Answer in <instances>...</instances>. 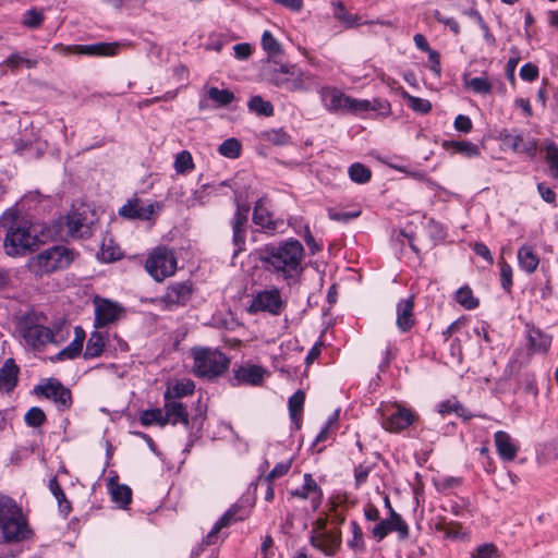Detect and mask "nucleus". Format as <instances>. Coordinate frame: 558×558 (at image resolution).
<instances>
[{
    "label": "nucleus",
    "instance_id": "f257e3e1",
    "mask_svg": "<svg viewBox=\"0 0 558 558\" xmlns=\"http://www.w3.org/2000/svg\"><path fill=\"white\" fill-rule=\"evenodd\" d=\"M304 248L300 241L290 239L278 245H266L259 253L264 268L291 286L303 272L302 257Z\"/></svg>",
    "mask_w": 558,
    "mask_h": 558
},
{
    "label": "nucleus",
    "instance_id": "f03ea898",
    "mask_svg": "<svg viewBox=\"0 0 558 558\" xmlns=\"http://www.w3.org/2000/svg\"><path fill=\"white\" fill-rule=\"evenodd\" d=\"M19 218L20 214L15 208L7 209L0 217V227L7 229L3 247L7 255L12 257L25 255L36 243V236L19 222Z\"/></svg>",
    "mask_w": 558,
    "mask_h": 558
},
{
    "label": "nucleus",
    "instance_id": "7ed1b4c3",
    "mask_svg": "<svg viewBox=\"0 0 558 558\" xmlns=\"http://www.w3.org/2000/svg\"><path fill=\"white\" fill-rule=\"evenodd\" d=\"M0 532L7 543L26 539L31 534L22 508L5 495H0Z\"/></svg>",
    "mask_w": 558,
    "mask_h": 558
},
{
    "label": "nucleus",
    "instance_id": "20e7f679",
    "mask_svg": "<svg viewBox=\"0 0 558 558\" xmlns=\"http://www.w3.org/2000/svg\"><path fill=\"white\" fill-rule=\"evenodd\" d=\"M94 213L86 205L70 210L54 222L56 235L61 240L84 239L92 235Z\"/></svg>",
    "mask_w": 558,
    "mask_h": 558
},
{
    "label": "nucleus",
    "instance_id": "39448f33",
    "mask_svg": "<svg viewBox=\"0 0 558 558\" xmlns=\"http://www.w3.org/2000/svg\"><path fill=\"white\" fill-rule=\"evenodd\" d=\"M194 360L193 373L195 376L207 379L220 377L230 365V359L217 349L194 348L192 350Z\"/></svg>",
    "mask_w": 558,
    "mask_h": 558
},
{
    "label": "nucleus",
    "instance_id": "423d86ee",
    "mask_svg": "<svg viewBox=\"0 0 558 558\" xmlns=\"http://www.w3.org/2000/svg\"><path fill=\"white\" fill-rule=\"evenodd\" d=\"M73 259V251L65 246L54 245L31 257L27 267L34 275L41 277L69 267Z\"/></svg>",
    "mask_w": 558,
    "mask_h": 558
},
{
    "label": "nucleus",
    "instance_id": "0eeeda50",
    "mask_svg": "<svg viewBox=\"0 0 558 558\" xmlns=\"http://www.w3.org/2000/svg\"><path fill=\"white\" fill-rule=\"evenodd\" d=\"M145 268L156 281H163L175 272L177 259L171 250L156 247L147 258Z\"/></svg>",
    "mask_w": 558,
    "mask_h": 558
},
{
    "label": "nucleus",
    "instance_id": "6e6552de",
    "mask_svg": "<svg viewBox=\"0 0 558 558\" xmlns=\"http://www.w3.org/2000/svg\"><path fill=\"white\" fill-rule=\"evenodd\" d=\"M284 307L286 303L281 298L280 291L277 288H272L256 293L247 307V312L250 314L266 312L277 316L281 314Z\"/></svg>",
    "mask_w": 558,
    "mask_h": 558
},
{
    "label": "nucleus",
    "instance_id": "1a4fd4ad",
    "mask_svg": "<svg viewBox=\"0 0 558 558\" xmlns=\"http://www.w3.org/2000/svg\"><path fill=\"white\" fill-rule=\"evenodd\" d=\"M34 391L36 395L52 400L59 411H66L72 405L71 390L56 378H49L44 384L37 385Z\"/></svg>",
    "mask_w": 558,
    "mask_h": 558
},
{
    "label": "nucleus",
    "instance_id": "9d476101",
    "mask_svg": "<svg viewBox=\"0 0 558 558\" xmlns=\"http://www.w3.org/2000/svg\"><path fill=\"white\" fill-rule=\"evenodd\" d=\"M193 294V284L190 281L173 282L168 286L166 293L160 302L165 308L172 310L174 306H184L191 300Z\"/></svg>",
    "mask_w": 558,
    "mask_h": 558
},
{
    "label": "nucleus",
    "instance_id": "9b49d317",
    "mask_svg": "<svg viewBox=\"0 0 558 558\" xmlns=\"http://www.w3.org/2000/svg\"><path fill=\"white\" fill-rule=\"evenodd\" d=\"M250 207L238 204L233 218L230 221L232 228V242L234 245L233 255L236 256L245 248L246 225Z\"/></svg>",
    "mask_w": 558,
    "mask_h": 558
},
{
    "label": "nucleus",
    "instance_id": "f8f14e48",
    "mask_svg": "<svg viewBox=\"0 0 558 558\" xmlns=\"http://www.w3.org/2000/svg\"><path fill=\"white\" fill-rule=\"evenodd\" d=\"M124 308L107 299H95V327L102 328L120 319Z\"/></svg>",
    "mask_w": 558,
    "mask_h": 558
},
{
    "label": "nucleus",
    "instance_id": "ddd939ff",
    "mask_svg": "<svg viewBox=\"0 0 558 558\" xmlns=\"http://www.w3.org/2000/svg\"><path fill=\"white\" fill-rule=\"evenodd\" d=\"M310 543L313 547L323 551L326 556H333L340 548L342 543L341 531H312L310 536Z\"/></svg>",
    "mask_w": 558,
    "mask_h": 558
},
{
    "label": "nucleus",
    "instance_id": "4468645a",
    "mask_svg": "<svg viewBox=\"0 0 558 558\" xmlns=\"http://www.w3.org/2000/svg\"><path fill=\"white\" fill-rule=\"evenodd\" d=\"M158 209L160 204L157 202L145 203L140 198H133L119 209V214L128 219L149 220Z\"/></svg>",
    "mask_w": 558,
    "mask_h": 558
},
{
    "label": "nucleus",
    "instance_id": "2eb2a0df",
    "mask_svg": "<svg viewBox=\"0 0 558 558\" xmlns=\"http://www.w3.org/2000/svg\"><path fill=\"white\" fill-rule=\"evenodd\" d=\"M504 145L514 151L524 153L531 157L535 156L537 144L535 140L525 138L522 133L504 130L499 135Z\"/></svg>",
    "mask_w": 558,
    "mask_h": 558
},
{
    "label": "nucleus",
    "instance_id": "dca6fc26",
    "mask_svg": "<svg viewBox=\"0 0 558 558\" xmlns=\"http://www.w3.org/2000/svg\"><path fill=\"white\" fill-rule=\"evenodd\" d=\"M414 421L413 413L399 405L392 407L391 412L383 422L385 429L389 432H400L409 427Z\"/></svg>",
    "mask_w": 558,
    "mask_h": 558
},
{
    "label": "nucleus",
    "instance_id": "f3484780",
    "mask_svg": "<svg viewBox=\"0 0 558 558\" xmlns=\"http://www.w3.org/2000/svg\"><path fill=\"white\" fill-rule=\"evenodd\" d=\"M265 371L262 366L258 365H250V366H240L234 371V376L231 379L232 386H238L241 384L258 386L264 380Z\"/></svg>",
    "mask_w": 558,
    "mask_h": 558
},
{
    "label": "nucleus",
    "instance_id": "a211bd4d",
    "mask_svg": "<svg viewBox=\"0 0 558 558\" xmlns=\"http://www.w3.org/2000/svg\"><path fill=\"white\" fill-rule=\"evenodd\" d=\"M23 337L28 345L39 349L52 341L53 332L48 327L33 325L25 328Z\"/></svg>",
    "mask_w": 558,
    "mask_h": 558
},
{
    "label": "nucleus",
    "instance_id": "6ab92c4d",
    "mask_svg": "<svg viewBox=\"0 0 558 558\" xmlns=\"http://www.w3.org/2000/svg\"><path fill=\"white\" fill-rule=\"evenodd\" d=\"M324 107L330 112L343 110L350 97L335 87H322L319 90Z\"/></svg>",
    "mask_w": 558,
    "mask_h": 558
},
{
    "label": "nucleus",
    "instance_id": "aec40b11",
    "mask_svg": "<svg viewBox=\"0 0 558 558\" xmlns=\"http://www.w3.org/2000/svg\"><path fill=\"white\" fill-rule=\"evenodd\" d=\"M163 412L167 425L182 424L186 429L190 428V415L186 407L182 402L165 401Z\"/></svg>",
    "mask_w": 558,
    "mask_h": 558
},
{
    "label": "nucleus",
    "instance_id": "412c9836",
    "mask_svg": "<svg viewBox=\"0 0 558 558\" xmlns=\"http://www.w3.org/2000/svg\"><path fill=\"white\" fill-rule=\"evenodd\" d=\"M414 301L413 296L401 300L397 305V326L400 331L407 332L414 325L413 318Z\"/></svg>",
    "mask_w": 558,
    "mask_h": 558
},
{
    "label": "nucleus",
    "instance_id": "4be33fe9",
    "mask_svg": "<svg viewBox=\"0 0 558 558\" xmlns=\"http://www.w3.org/2000/svg\"><path fill=\"white\" fill-rule=\"evenodd\" d=\"M495 446L499 457L505 461H513L518 453V447L512 442L511 437L504 430L494 435Z\"/></svg>",
    "mask_w": 558,
    "mask_h": 558
},
{
    "label": "nucleus",
    "instance_id": "5701e85b",
    "mask_svg": "<svg viewBox=\"0 0 558 558\" xmlns=\"http://www.w3.org/2000/svg\"><path fill=\"white\" fill-rule=\"evenodd\" d=\"M85 340V331L81 327H75V336L74 339L62 349L54 357H51V361H63V360H73L77 357L83 349V343Z\"/></svg>",
    "mask_w": 558,
    "mask_h": 558
},
{
    "label": "nucleus",
    "instance_id": "b1692460",
    "mask_svg": "<svg viewBox=\"0 0 558 558\" xmlns=\"http://www.w3.org/2000/svg\"><path fill=\"white\" fill-rule=\"evenodd\" d=\"M20 373L19 366L13 359H7L0 367V388L5 391H12L17 384Z\"/></svg>",
    "mask_w": 558,
    "mask_h": 558
},
{
    "label": "nucleus",
    "instance_id": "393cba45",
    "mask_svg": "<svg viewBox=\"0 0 558 558\" xmlns=\"http://www.w3.org/2000/svg\"><path fill=\"white\" fill-rule=\"evenodd\" d=\"M253 222L256 226L269 231L275 232L278 229V225H282V221L274 220L271 214L264 206L263 201L258 199L254 206Z\"/></svg>",
    "mask_w": 558,
    "mask_h": 558
},
{
    "label": "nucleus",
    "instance_id": "a878e982",
    "mask_svg": "<svg viewBox=\"0 0 558 558\" xmlns=\"http://www.w3.org/2000/svg\"><path fill=\"white\" fill-rule=\"evenodd\" d=\"M107 342V333L101 331H93L87 340L86 349L84 351V359H94L99 356Z\"/></svg>",
    "mask_w": 558,
    "mask_h": 558
},
{
    "label": "nucleus",
    "instance_id": "bb28decb",
    "mask_svg": "<svg viewBox=\"0 0 558 558\" xmlns=\"http://www.w3.org/2000/svg\"><path fill=\"white\" fill-rule=\"evenodd\" d=\"M195 389V384L192 380L177 381L174 385L169 386L165 393L163 399L166 402H178L177 399L192 395Z\"/></svg>",
    "mask_w": 558,
    "mask_h": 558
},
{
    "label": "nucleus",
    "instance_id": "cd10ccee",
    "mask_svg": "<svg viewBox=\"0 0 558 558\" xmlns=\"http://www.w3.org/2000/svg\"><path fill=\"white\" fill-rule=\"evenodd\" d=\"M518 260L522 270L533 274L539 264V258L529 245H523L518 251Z\"/></svg>",
    "mask_w": 558,
    "mask_h": 558
},
{
    "label": "nucleus",
    "instance_id": "c85d7f7f",
    "mask_svg": "<svg viewBox=\"0 0 558 558\" xmlns=\"http://www.w3.org/2000/svg\"><path fill=\"white\" fill-rule=\"evenodd\" d=\"M116 50L117 45H108L104 43L74 46L75 53L88 56H111L116 53Z\"/></svg>",
    "mask_w": 558,
    "mask_h": 558
},
{
    "label": "nucleus",
    "instance_id": "c756f323",
    "mask_svg": "<svg viewBox=\"0 0 558 558\" xmlns=\"http://www.w3.org/2000/svg\"><path fill=\"white\" fill-rule=\"evenodd\" d=\"M529 345L533 352H546L550 347L551 338L548 335L543 333L539 329L529 330Z\"/></svg>",
    "mask_w": 558,
    "mask_h": 558
},
{
    "label": "nucleus",
    "instance_id": "7c9ffc66",
    "mask_svg": "<svg viewBox=\"0 0 558 558\" xmlns=\"http://www.w3.org/2000/svg\"><path fill=\"white\" fill-rule=\"evenodd\" d=\"M305 401V393L302 390L295 391L289 398V414L296 428H300L301 415Z\"/></svg>",
    "mask_w": 558,
    "mask_h": 558
},
{
    "label": "nucleus",
    "instance_id": "2f4dec72",
    "mask_svg": "<svg viewBox=\"0 0 558 558\" xmlns=\"http://www.w3.org/2000/svg\"><path fill=\"white\" fill-rule=\"evenodd\" d=\"M110 493L112 500L118 504L121 508H125L132 500V489L124 484H113L112 481L109 483Z\"/></svg>",
    "mask_w": 558,
    "mask_h": 558
},
{
    "label": "nucleus",
    "instance_id": "473e14b6",
    "mask_svg": "<svg viewBox=\"0 0 558 558\" xmlns=\"http://www.w3.org/2000/svg\"><path fill=\"white\" fill-rule=\"evenodd\" d=\"M140 422L143 426H150L153 424H157L163 427L167 425L165 412L162 409L159 408L143 411L140 416Z\"/></svg>",
    "mask_w": 558,
    "mask_h": 558
},
{
    "label": "nucleus",
    "instance_id": "72a5a7b5",
    "mask_svg": "<svg viewBox=\"0 0 558 558\" xmlns=\"http://www.w3.org/2000/svg\"><path fill=\"white\" fill-rule=\"evenodd\" d=\"M464 86L468 89H471L474 94L478 95H488L492 92V83L487 80V77H464Z\"/></svg>",
    "mask_w": 558,
    "mask_h": 558
},
{
    "label": "nucleus",
    "instance_id": "f704fd0d",
    "mask_svg": "<svg viewBox=\"0 0 558 558\" xmlns=\"http://www.w3.org/2000/svg\"><path fill=\"white\" fill-rule=\"evenodd\" d=\"M304 488L312 494V508L317 510L322 504L323 492L310 473L304 474Z\"/></svg>",
    "mask_w": 558,
    "mask_h": 558
},
{
    "label": "nucleus",
    "instance_id": "c9c22d12",
    "mask_svg": "<svg viewBox=\"0 0 558 558\" xmlns=\"http://www.w3.org/2000/svg\"><path fill=\"white\" fill-rule=\"evenodd\" d=\"M208 98L215 101L219 107H226L234 100V94L229 89H219L211 86L207 90Z\"/></svg>",
    "mask_w": 558,
    "mask_h": 558
},
{
    "label": "nucleus",
    "instance_id": "e433bc0d",
    "mask_svg": "<svg viewBox=\"0 0 558 558\" xmlns=\"http://www.w3.org/2000/svg\"><path fill=\"white\" fill-rule=\"evenodd\" d=\"M387 522L391 527V532H398L400 539H407L409 537L408 524L402 519V517L393 510V508H390V518L387 520Z\"/></svg>",
    "mask_w": 558,
    "mask_h": 558
},
{
    "label": "nucleus",
    "instance_id": "4c0bfd02",
    "mask_svg": "<svg viewBox=\"0 0 558 558\" xmlns=\"http://www.w3.org/2000/svg\"><path fill=\"white\" fill-rule=\"evenodd\" d=\"M456 301L461 306H463L466 310H474L478 306L480 302L476 298L473 296V292L470 287L464 286L461 287L456 292Z\"/></svg>",
    "mask_w": 558,
    "mask_h": 558
},
{
    "label": "nucleus",
    "instance_id": "58836bf2",
    "mask_svg": "<svg viewBox=\"0 0 558 558\" xmlns=\"http://www.w3.org/2000/svg\"><path fill=\"white\" fill-rule=\"evenodd\" d=\"M247 107L251 111L264 116V117H271L274 114V106L270 101L264 100L260 96H253Z\"/></svg>",
    "mask_w": 558,
    "mask_h": 558
},
{
    "label": "nucleus",
    "instance_id": "ea45409f",
    "mask_svg": "<svg viewBox=\"0 0 558 558\" xmlns=\"http://www.w3.org/2000/svg\"><path fill=\"white\" fill-rule=\"evenodd\" d=\"M445 146L452 147L457 153H460L466 157H476L480 155L478 146L468 141L446 142Z\"/></svg>",
    "mask_w": 558,
    "mask_h": 558
},
{
    "label": "nucleus",
    "instance_id": "a19ab883",
    "mask_svg": "<svg viewBox=\"0 0 558 558\" xmlns=\"http://www.w3.org/2000/svg\"><path fill=\"white\" fill-rule=\"evenodd\" d=\"M350 179L359 184H364L371 180L372 171L360 162H355L349 168Z\"/></svg>",
    "mask_w": 558,
    "mask_h": 558
},
{
    "label": "nucleus",
    "instance_id": "79ce46f5",
    "mask_svg": "<svg viewBox=\"0 0 558 558\" xmlns=\"http://www.w3.org/2000/svg\"><path fill=\"white\" fill-rule=\"evenodd\" d=\"M218 151L227 158H238L241 154V143L234 137L228 138L219 145Z\"/></svg>",
    "mask_w": 558,
    "mask_h": 558
},
{
    "label": "nucleus",
    "instance_id": "37998d69",
    "mask_svg": "<svg viewBox=\"0 0 558 558\" xmlns=\"http://www.w3.org/2000/svg\"><path fill=\"white\" fill-rule=\"evenodd\" d=\"M174 169L179 174H184L194 169V161L190 151L182 150L175 156Z\"/></svg>",
    "mask_w": 558,
    "mask_h": 558
},
{
    "label": "nucleus",
    "instance_id": "c03bdc74",
    "mask_svg": "<svg viewBox=\"0 0 558 558\" xmlns=\"http://www.w3.org/2000/svg\"><path fill=\"white\" fill-rule=\"evenodd\" d=\"M36 64H37L36 60L23 58L19 53H12L5 59V61L2 64H0V68L8 66L12 71H15L22 65H25L26 68L32 69V68H35Z\"/></svg>",
    "mask_w": 558,
    "mask_h": 558
},
{
    "label": "nucleus",
    "instance_id": "a18cd8bd",
    "mask_svg": "<svg viewBox=\"0 0 558 558\" xmlns=\"http://www.w3.org/2000/svg\"><path fill=\"white\" fill-rule=\"evenodd\" d=\"M545 150V160L549 166L550 175L554 179H558V146L555 143H549L546 145Z\"/></svg>",
    "mask_w": 558,
    "mask_h": 558
},
{
    "label": "nucleus",
    "instance_id": "49530a36",
    "mask_svg": "<svg viewBox=\"0 0 558 558\" xmlns=\"http://www.w3.org/2000/svg\"><path fill=\"white\" fill-rule=\"evenodd\" d=\"M49 489L52 493V495L56 497V499L58 500V504H59V507L61 508V510L69 512L71 510V504L65 498V495L56 477L50 478Z\"/></svg>",
    "mask_w": 558,
    "mask_h": 558
},
{
    "label": "nucleus",
    "instance_id": "de8ad7c7",
    "mask_svg": "<svg viewBox=\"0 0 558 558\" xmlns=\"http://www.w3.org/2000/svg\"><path fill=\"white\" fill-rule=\"evenodd\" d=\"M333 15L337 20L345 24L348 27L357 26V16L350 14L342 2H336Z\"/></svg>",
    "mask_w": 558,
    "mask_h": 558
},
{
    "label": "nucleus",
    "instance_id": "09e8293b",
    "mask_svg": "<svg viewBox=\"0 0 558 558\" xmlns=\"http://www.w3.org/2000/svg\"><path fill=\"white\" fill-rule=\"evenodd\" d=\"M24 420L27 426L39 427L46 422V414L40 408L33 407L26 412Z\"/></svg>",
    "mask_w": 558,
    "mask_h": 558
},
{
    "label": "nucleus",
    "instance_id": "8fccbe9b",
    "mask_svg": "<svg viewBox=\"0 0 558 558\" xmlns=\"http://www.w3.org/2000/svg\"><path fill=\"white\" fill-rule=\"evenodd\" d=\"M262 46L263 49L269 56H277L281 52V45L278 40L272 36L269 31H265L262 36Z\"/></svg>",
    "mask_w": 558,
    "mask_h": 558
},
{
    "label": "nucleus",
    "instance_id": "3c124183",
    "mask_svg": "<svg viewBox=\"0 0 558 558\" xmlns=\"http://www.w3.org/2000/svg\"><path fill=\"white\" fill-rule=\"evenodd\" d=\"M339 418V411L337 410L332 416L326 422L325 426L320 429L315 438V444L326 441L330 434L336 430L337 422Z\"/></svg>",
    "mask_w": 558,
    "mask_h": 558
},
{
    "label": "nucleus",
    "instance_id": "603ef678",
    "mask_svg": "<svg viewBox=\"0 0 558 558\" xmlns=\"http://www.w3.org/2000/svg\"><path fill=\"white\" fill-rule=\"evenodd\" d=\"M306 76L302 71H296V74H292L289 77V82H287L286 90L288 92H302L306 90L308 87L306 85Z\"/></svg>",
    "mask_w": 558,
    "mask_h": 558
},
{
    "label": "nucleus",
    "instance_id": "864d4df0",
    "mask_svg": "<svg viewBox=\"0 0 558 558\" xmlns=\"http://www.w3.org/2000/svg\"><path fill=\"white\" fill-rule=\"evenodd\" d=\"M44 17V13L36 9L27 10L23 15V25L28 28H37L41 25Z\"/></svg>",
    "mask_w": 558,
    "mask_h": 558
},
{
    "label": "nucleus",
    "instance_id": "5fc2aeb1",
    "mask_svg": "<svg viewBox=\"0 0 558 558\" xmlns=\"http://www.w3.org/2000/svg\"><path fill=\"white\" fill-rule=\"evenodd\" d=\"M408 99V106L420 113H428L432 110V104L427 99H423L415 96L405 95Z\"/></svg>",
    "mask_w": 558,
    "mask_h": 558
},
{
    "label": "nucleus",
    "instance_id": "6e6d98bb",
    "mask_svg": "<svg viewBox=\"0 0 558 558\" xmlns=\"http://www.w3.org/2000/svg\"><path fill=\"white\" fill-rule=\"evenodd\" d=\"M498 548L493 543H486L476 548L472 558H498Z\"/></svg>",
    "mask_w": 558,
    "mask_h": 558
},
{
    "label": "nucleus",
    "instance_id": "4d7b16f0",
    "mask_svg": "<svg viewBox=\"0 0 558 558\" xmlns=\"http://www.w3.org/2000/svg\"><path fill=\"white\" fill-rule=\"evenodd\" d=\"M499 265H500V283H501V287H502L504 290L509 292L511 287H512V268L505 260H501L499 263Z\"/></svg>",
    "mask_w": 558,
    "mask_h": 558
},
{
    "label": "nucleus",
    "instance_id": "13d9d810",
    "mask_svg": "<svg viewBox=\"0 0 558 558\" xmlns=\"http://www.w3.org/2000/svg\"><path fill=\"white\" fill-rule=\"evenodd\" d=\"M290 469L291 461L277 463L275 468L263 478V482H272L274 480L286 475Z\"/></svg>",
    "mask_w": 558,
    "mask_h": 558
},
{
    "label": "nucleus",
    "instance_id": "bf43d9fd",
    "mask_svg": "<svg viewBox=\"0 0 558 558\" xmlns=\"http://www.w3.org/2000/svg\"><path fill=\"white\" fill-rule=\"evenodd\" d=\"M360 215H361L360 210L353 211V213H349V211H337V210H335L332 208L328 209V217L331 220L343 222V223H347V222L357 218Z\"/></svg>",
    "mask_w": 558,
    "mask_h": 558
},
{
    "label": "nucleus",
    "instance_id": "052dcab7",
    "mask_svg": "<svg viewBox=\"0 0 558 558\" xmlns=\"http://www.w3.org/2000/svg\"><path fill=\"white\" fill-rule=\"evenodd\" d=\"M353 537L349 541L348 545L351 549L356 550L363 547V532L357 522H351Z\"/></svg>",
    "mask_w": 558,
    "mask_h": 558
},
{
    "label": "nucleus",
    "instance_id": "680f3d73",
    "mask_svg": "<svg viewBox=\"0 0 558 558\" xmlns=\"http://www.w3.org/2000/svg\"><path fill=\"white\" fill-rule=\"evenodd\" d=\"M238 512V507H231L227 510L221 518L215 523V530H222L223 527L229 526L233 521H236L235 514Z\"/></svg>",
    "mask_w": 558,
    "mask_h": 558
},
{
    "label": "nucleus",
    "instance_id": "e2e57ef3",
    "mask_svg": "<svg viewBox=\"0 0 558 558\" xmlns=\"http://www.w3.org/2000/svg\"><path fill=\"white\" fill-rule=\"evenodd\" d=\"M520 77L526 82H533L538 77V69L533 63H525L520 69Z\"/></svg>",
    "mask_w": 558,
    "mask_h": 558
},
{
    "label": "nucleus",
    "instance_id": "0e129e2a",
    "mask_svg": "<svg viewBox=\"0 0 558 558\" xmlns=\"http://www.w3.org/2000/svg\"><path fill=\"white\" fill-rule=\"evenodd\" d=\"M453 126L457 131L466 134L471 132L473 124L468 116L458 114L454 119Z\"/></svg>",
    "mask_w": 558,
    "mask_h": 558
},
{
    "label": "nucleus",
    "instance_id": "69168bd1",
    "mask_svg": "<svg viewBox=\"0 0 558 558\" xmlns=\"http://www.w3.org/2000/svg\"><path fill=\"white\" fill-rule=\"evenodd\" d=\"M344 109L353 112L367 111L371 109V104L368 100H357L350 97V102L345 104Z\"/></svg>",
    "mask_w": 558,
    "mask_h": 558
},
{
    "label": "nucleus",
    "instance_id": "338daca9",
    "mask_svg": "<svg viewBox=\"0 0 558 558\" xmlns=\"http://www.w3.org/2000/svg\"><path fill=\"white\" fill-rule=\"evenodd\" d=\"M391 532V527L389 526L387 520L380 521L373 527L372 534L377 541L384 539L388 533Z\"/></svg>",
    "mask_w": 558,
    "mask_h": 558
},
{
    "label": "nucleus",
    "instance_id": "774afa93",
    "mask_svg": "<svg viewBox=\"0 0 558 558\" xmlns=\"http://www.w3.org/2000/svg\"><path fill=\"white\" fill-rule=\"evenodd\" d=\"M537 191L543 198L548 204H554L556 201V193L546 185V183L542 182L537 184Z\"/></svg>",
    "mask_w": 558,
    "mask_h": 558
}]
</instances>
